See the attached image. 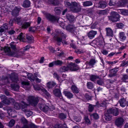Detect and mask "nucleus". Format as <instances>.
I'll return each instance as SVG.
<instances>
[{
	"mask_svg": "<svg viewBox=\"0 0 128 128\" xmlns=\"http://www.w3.org/2000/svg\"><path fill=\"white\" fill-rule=\"evenodd\" d=\"M4 50L6 52L8 53V54L10 56H15L17 57H19L21 56H22L24 54V52L23 50L17 52L16 54V52H11L10 48L9 47H5L4 48Z\"/></svg>",
	"mask_w": 128,
	"mask_h": 128,
	"instance_id": "nucleus-1",
	"label": "nucleus"
},
{
	"mask_svg": "<svg viewBox=\"0 0 128 128\" xmlns=\"http://www.w3.org/2000/svg\"><path fill=\"white\" fill-rule=\"evenodd\" d=\"M66 4L68 6H70L71 10L74 12H78L80 10V8L77 6L78 5L77 2H66Z\"/></svg>",
	"mask_w": 128,
	"mask_h": 128,
	"instance_id": "nucleus-2",
	"label": "nucleus"
},
{
	"mask_svg": "<svg viewBox=\"0 0 128 128\" xmlns=\"http://www.w3.org/2000/svg\"><path fill=\"white\" fill-rule=\"evenodd\" d=\"M120 18L119 14L115 12H112L110 13V16L109 17V19L114 22L118 21Z\"/></svg>",
	"mask_w": 128,
	"mask_h": 128,
	"instance_id": "nucleus-3",
	"label": "nucleus"
},
{
	"mask_svg": "<svg viewBox=\"0 0 128 128\" xmlns=\"http://www.w3.org/2000/svg\"><path fill=\"white\" fill-rule=\"evenodd\" d=\"M42 12L44 15L45 17L49 21L52 22H58V18L56 17L51 15L50 14L46 11H43Z\"/></svg>",
	"mask_w": 128,
	"mask_h": 128,
	"instance_id": "nucleus-4",
	"label": "nucleus"
},
{
	"mask_svg": "<svg viewBox=\"0 0 128 128\" xmlns=\"http://www.w3.org/2000/svg\"><path fill=\"white\" fill-rule=\"evenodd\" d=\"M28 100L30 103L32 104V106H35L38 104L39 99L38 97L30 96L28 97Z\"/></svg>",
	"mask_w": 128,
	"mask_h": 128,
	"instance_id": "nucleus-5",
	"label": "nucleus"
},
{
	"mask_svg": "<svg viewBox=\"0 0 128 128\" xmlns=\"http://www.w3.org/2000/svg\"><path fill=\"white\" fill-rule=\"evenodd\" d=\"M106 113L110 114H112L114 116H117L118 114V109L116 108H109L107 111Z\"/></svg>",
	"mask_w": 128,
	"mask_h": 128,
	"instance_id": "nucleus-6",
	"label": "nucleus"
},
{
	"mask_svg": "<svg viewBox=\"0 0 128 128\" xmlns=\"http://www.w3.org/2000/svg\"><path fill=\"white\" fill-rule=\"evenodd\" d=\"M96 61L93 59H91L89 61H87L85 64L86 65L87 68H90L94 67V65L96 63Z\"/></svg>",
	"mask_w": 128,
	"mask_h": 128,
	"instance_id": "nucleus-7",
	"label": "nucleus"
},
{
	"mask_svg": "<svg viewBox=\"0 0 128 128\" xmlns=\"http://www.w3.org/2000/svg\"><path fill=\"white\" fill-rule=\"evenodd\" d=\"M66 29L72 33L76 32V28L73 24H68L66 27Z\"/></svg>",
	"mask_w": 128,
	"mask_h": 128,
	"instance_id": "nucleus-8",
	"label": "nucleus"
},
{
	"mask_svg": "<svg viewBox=\"0 0 128 128\" xmlns=\"http://www.w3.org/2000/svg\"><path fill=\"white\" fill-rule=\"evenodd\" d=\"M9 77L12 82H16L18 81V75L14 73H11Z\"/></svg>",
	"mask_w": 128,
	"mask_h": 128,
	"instance_id": "nucleus-9",
	"label": "nucleus"
},
{
	"mask_svg": "<svg viewBox=\"0 0 128 128\" xmlns=\"http://www.w3.org/2000/svg\"><path fill=\"white\" fill-rule=\"evenodd\" d=\"M107 104L106 101H104L99 103L98 102H97L96 104V106L100 108H106V105Z\"/></svg>",
	"mask_w": 128,
	"mask_h": 128,
	"instance_id": "nucleus-10",
	"label": "nucleus"
},
{
	"mask_svg": "<svg viewBox=\"0 0 128 128\" xmlns=\"http://www.w3.org/2000/svg\"><path fill=\"white\" fill-rule=\"evenodd\" d=\"M39 108L44 112H46L48 111L49 108L45 104L39 103L38 105Z\"/></svg>",
	"mask_w": 128,
	"mask_h": 128,
	"instance_id": "nucleus-11",
	"label": "nucleus"
},
{
	"mask_svg": "<svg viewBox=\"0 0 128 128\" xmlns=\"http://www.w3.org/2000/svg\"><path fill=\"white\" fill-rule=\"evenodd\" d=\"M20 10V8L16 6L13 10L12 12V15L14 16H17L18 15L19 12Z\"/></svg>",
	"mask_w": 128,
	"mask_h": 128,
	"instance_id": "nucleus-12",
	"label": "nucleus"
},
{
	"mask_svg": "<svg viewBox=\"0 0 128 128\" xmlns=\"http://www.w3.org/2000/svg\"><path fill=\"white\" fill-rule=\"evenodd\" d=\"M68 64V70L72 71H75L77 70L78 68L76 67L77 65L71 62Z\"/></svg>",
	"mask_w": 128,
	"mask_h": 128,
	"instance_id": "nucleus-13",
	"label": "nucleus"
},
{
	"mask_svg": "<svg viewBox=\"0 0 128 128\" xmlns=\"http://www.w3.org/2000/svg\"><path fill=\"white\" fill-rule=\"evenodd\" d=\"M96 41L97 44L100 45V46H102L104 44V38L101 35L96 39Z\"/></svg>",
	"mask_w": 128,
	"mask_h": 128,
	"instance_id": "nucleus-14",
	"label": "nucleus"
},
{
	"mask_svg": "<svg viewBox=\"0 0 128 128\" xmlns=\"http://www.w3.org/2000/svg\"><path fill=\"white\" fill-rule=\"evenodd\" d=\"M54 94L55 96L59 97L60 99H62V97L60 90L58 88L55 89L53 91Z\"/></svg>",
	"mask_w": 128,
	"mask_h": 128,
	"instance_id": "nucleus-15",
	"label": "nucleus"
},
{
	"mask_svg": "<svg viewBox=\"0 0 128 128\" xmlns=\"http://www.w3.org/2000/svg\"><path fill=\"white\" fill-rule=\"evenodd\" d=\"M46 3L48 5L56 6L58 5L59 2L58 0H48Z\"/></svg>",
	"mask_w": 128,
	"mask_h": 128,
	"instance_id": "nucleus-16",
	"label": "nucleus"
},
{
	"mask_svg": "<svg viewBox=\"0 0 128 128\" xmlns=\"http://www.w3.org/2000/svg\"><path fill=\"white\" fill-rule=\"evenodd\" d=\"M124 120L122 118H118L116 120L115 124L118 126H119L122 125L123 123Z\"/></svg>",
	"mask_w": 128,
	"mask_h": 128,
	"instance_id": "nucleus-17",
	"label": "nucleus"
},
{
	"mask_svg": "<svg viewBox=\"0 0 128 128\" xmlns=\"http://www.w3.org/2000/svg\"><path fill=\"white\" fill-rule=\"evenodd\" d=\"M105 30L106 32V35L108 36L112 37L113 36V32L110 28H106Z\"/></svg>",
	"mask_w": 128,
	"mask_h": 128,
	"instance_id": "nucleus-18",
	"label": "nucleus"
},
{
	"mask_svg": "<svg viewBox=\"0 0 128 128\" xmlns=\"http://www.w3.org/2000/svg\"><path fill=\"white\" fill-rule=\"evenodd\" d=\"M53 38L57 42V44L60 45V42H61L62 40V38L59 37L58 34H54Z\"/></svg>",
	"mask_w": 128,
	"mask_h": 128,
	"instance_id": "nucleus-19",
	"label": "nucleus"
},
{
	"mask_svg": "<svg viewBox=\"0 0 128 128\" xmlns=\"http://www.w3.org/2000/svg\"><path fill=\"white\" fill-rule=\"evenodd\" d=\"M21 84L22 87L25 89L28 90L30 88V85L29 82L22 81Z\"/></svg>",
	"mask_w": 128,
	"mask_h": 128,
	"instance_id": "nucleus-20",
	"label": "nucleus"
},
{
	"mask_svg": "<svg viewBox=\"0 0 128 128\" xmlns=\"http://www.w3.org/2000/svg\"><path fill=\"white\" fill-rule=\"evenodd\" d=\"M97 34V32L93 30L90 31L88 34V36L90 39L94 38L95 35Z\"/></svg>",
	"mask_w": 128,
	"mask_h": 128,
	"instance_id": "nucleus-21",
	"label": "nucleus"
},
{
	"mask_svg": "<svg viewBox=\"0 0 128 128\" xmlns=\"http://www.w3.org/2000/svg\"><path fill=\"white\" fill-rule=\"evenodd\" d=\"M126 98H122L118 101V102L121 107H124L126 106Z\"/></svg>",
	"mask_w": 128,
	"mask_h": 128,
	"instance_id": "nucleus-22",
	"label": "nucleus"
},
{
	"mask_svg": "<svg viewBox=\"0 0 128 128\" xmlns=\"http://www.w3.org/2000/svg\"><path fill=\"white\" fill-rule=\"evenodd\" d=\"M14 20L15 22L18 24L20 26L22 24V20L21 17H16L14 18Z\"/></svg>",
	"mask_w": 128,
	"mask_h": 128,
	"instance_id": "nucleus-23",
	"label": "nucleus"
},
{
	"mask_svg": "<svg viewBox=\"0 0 128 128\" xmlns=\"http://www.w3.org/2000/svg\"><path fill=\"white\" fill-rule=\"evenodd\" d=\"M56 85V84L54 82H50L47 84V86L49 88H52L54 87Z\"/></svg>",
	"mask_w": 128,
	"mask_h": 128,
	"instance_id": "nucleus-24",
	"label": "nucleus"
},
{
	"mask_svg": "<svg viewBox=\"0 0 128 128\" xmlns=\"http://www.w3.org/2000/svg\"><path fill=\"white\" fill-rule=\"evenodd\" d=\"M122 77L121 80L122 82H128L127 80H128V75L127 74H124L121 75Z\"/></svg>",
	"mask_w": 128,
	"mask_h": 128,
	"instance_id": "nucleus-25",
	"label": "nucleus"
},
{
	"mask_svg": "<svg viewBox=\"0 0 128 128\" xmlns=\"http://www.w3.org/2000/svg\"><path fill=\"white\" fill-rule=\"evenodd\" d=\"M68 67V64H67L66 66H62L59 69L60 71L61 72H64L67 71L69 70Z\"/></svg>",
	"mask_w": 128,
	"mask_h": 128,
	"instance_id": "nucleus-26",
	"label": "nucleus"
},
{
	"mask_svg": "<svg viewBox=\"0 0 128 128\" xmlns=\"http://www.w3.org/2000/svg\"><path fill=\"white\" fill-rule=\"evenodd\" d=\"M119 35V38L121 41L124 40L126 39V37L124 32H120Z\"/></svg>",
	"mask_w": 128,
	"mask_h": 128,
	"instance_id": "nucleus-27",
	"label": "nucleus"
},
{
	"mask_svg": "<svg viewBox=\"0 0 128 128\" xmlns=\"http://www.w3.org/2000/svg\"><path fill=\"white\" fill-rule=\"evenodd\" d=\"M84 120L85 124L88 125H90L91 124L92 122L88 116H85L84 117Z\"/></svg>",
	"mask_w": 128,
	"mask_h": 128,
	"instance_id": "nucleus-28",
	"label": "nucleus"
},
{
	"mask_svg": "<svg viewBox=\"0 0 128 128\" xmlns=\"http://www.w3.org/2000/svg\"><path fill=\"white\" fill-rule=\"evenodd\" d=\"M92 5V2L90 1H86L82 2V5L84 7L89 6Z\"/></svg>",
	"mask_w": 128,
	"mask_h": 128,
	"instance_id": "nucleus-29",
	"label": "nucleus"
},
{
	"mask_svg": "<svg viewBox=\"0 0 128 128\" xmlns=\"http://www.w3.org/2000/svg\"><path fill=\"white\" fill-rule=\"evenodd\" d=\"M66 17L70 22H73L74 20V16L72 15V14H66Z\"/></svg>",
	"mask_w": 128,
	"mask_h": 128,
	"instance_id": "nucleus-30",
	"label": "nucleus"
},
{
	"mask_svg": "<svg viewBox=\"0 0 128 128\" xmlns=\"http://www.w3.org/2000/svg\"><path fill=\"white\" fill-rule=\"evenodd\" d=\"M119 70L118 68H114L111 70V74L112 76H115L116 75V73Z\"/></svg>",
	"mask_w": 128,
	"mask_h": 128,
	"instance_id": "nucleus-31",
	"label": "nucleus"
},
{
	"mask_svg": "<svg viewBox=\"0 0 128 128\" xmlns=\"http://www.w3.org/2000/svg\"><path fill=\"white\" fill-rule=\"evenodd\" d=\"M65 96L69 99H70L73 97V94L70 92L66 91L64 92Z\"/></svg>",
	"mask_w": 128,
	"mask_h": 128,
	"instance_id": "nucleus-32",
	"label": "nucleus"
},
{
	"mask_svg": "<svg viewBox=\"0 0 128 128\" xmlns=\"http://www.w3.org/2000/svg\"><path fill=\"white\" fill-rule=\"evenodd\" d=\"M72 92L74 93L78 94L79 92V90L77 87L74 85H72L71 88Z\"/></svg>",
	"mask_w": 128,
	"mask_h": 128,
	"instance_id": "nucleus-33",
	"label": "nucleus"
},
{
	"mask_svg": "<svg viewBox=\"0 0 128 128\" xmlns=\"http://www.w3.org/2000/svg\"><path fill=\"white\" fill-rule=\"evenodd\" d=\"M10 100H12V102L14 100V99L12 98H10L9 99H8L7 98L5 100H2V102L8 105L10 104Z\"/></svg>",
	"mask_w": 128,
	"mask_h": 128,
	"instance_id": "nucleus-34",
	"label": "nucleus"
},
{
	"mask_svg": "<svg viewBox=\"0 0 128 128\" xmlns=\"http://www.w3.org/2000/svg\"><path fill=\"white\" fill-rule=\"evenodd\" d=\"M11 88L15 90H18L19 88V86L16 84H10Z\"/></svg>",
	"mask_w": 128,
	"mask_h": 128,
	"instance_id": "nucleus-35",
	"label": "nucleus"
},
{
	"mask_svg": "<svg viewBox=\"0 0 128 128\" xmlns=\"http://www.w3.org/2000/svg\"><path fill=\"white\" fill-rule=\"evenodd\" d=\"M30 22H25L23 23H22V27L24 29L27 28L30 26Z\"/></svg>",
	"mask_w": 128,
	"mask_h": 128,
	"instance_id": "nucleus-36",
	"label": "nucleus"
},
{
	"mask_svg": "<svg viewBox=\"0 0 128 128\" xmlns=\"http://www.w3.org/2000/svg\"><path fill=\"white\" fill-rule=\"evenodd\" d=\"M30 6V2L28 0H26L23 2V6L25 8L29 7Z\"/></svg>",
	"mask_w": 128,
	"mask_h": 128,
	"instance_id": "nucleus-37",
	"label": "nucleus"
},
{
	"mask_svg": "<svg viewBox=\"0 0 128 128\" xmlns=\"http://www.w3.org/2000/svg\"><path fill=\"white\" fill-rule=\"evenodd\" d=\"M10 45L12 50L15 52L16 50L15 43L14 42H12L10 44Z\"/></svg>",
	"mask_w": 128,
	"mask_h": 128,
	"instance_id": "nucleus-38",
	"label": "nucleus"
},
{
	"mask_svg": "<svg viewBox=\"0 0 128 128\" xmlns=\"http://www.w3.org/2000/svg\"><path fill=\"white\" fill-rule=\"evenodd\" d=\"M100 77L98 76L92 75L90 76V79L92 81H94L96 80L97 79H99Z\"/></svg>",
	"mask_w": 128,
	"mask_h": 128,
	"instance_id": "nucleus-39",
	"label": "nucleus"
},
{
	"mask_svg": "<svg viewBox=\"0 0 128 128\" xmlns=\"http://www.w3.org/2000/svg\"><path fill=\"white\" fill-rule=\"evenodd\" d=\"M54 65L61 66L64 64V62L62 60H57L54 61Z\"/></svg>",
	"mask_w": 128,
	"mask_h": 128,
	"instance_id": "nucleus-40",
	"label": "nucleus"
},
{
	"mask_svg": "<svg viewBox=\"0 0 128 128\" xmlns=\"http://www.w3.org/2000/svg\"><path fill=\"white\" fill-rule=\"evenodd\" d=\"M112 116L109 114L106 113L104 114V118L106 120L109 121L111 120Z\"/></svg>",
	"mask_w": 128,
	"mask_h": 128,
	"instance_id": "nucleus-41",
	"label": "nucleus"
},
{
	"mask_svg": "<svg viewBox=\"0 0 128 128\" xmlns=\"http://www.w3.org/2000/svg\"><path fill=\"white\" fill-rule=\"evenodd\" d=\"M25 38L28 40V42L29 43H30L33 41V37L32 36H28L26 35V37Z\"/></svg>",
	"mask_w": 128,
	"mask_h": 128,
	"instance_id": "nucleus-42",
	"label": "nucleus"
},
{
	"mask_svg": "<svg viewBox=\"0 0 128 128\" xmlns=\"http://www.w3.org/2000/svg\"><path fill=\"white\" fill-rule=\"evenodd\" d=\"M62 8L58 7H56L54 9V10L56 13L57 15L60 14L61 12Z\"/></svg>",
	"mask_w": 128,
	"mask_h": 128,
	"instance_id": "nucleus-43",
	"label": "nucleus"
},
{
	"mask_svg": "<svg viewBox=\"0 0 128 128\" xmlns=\"http://www.w3.org/2000/svg\"><path fill=\"white\" fill-rule=\"evenodd\" d=\"M95 106H96V105H93L91 104H89L88 107V110L89 112H92L94 110V108Z\"/></svg>",
	"mask_w": 128,
	"mask_h": 128,
	"instance_id": "nucleus-44",
	"label": "nucleus"
},
{
	"mask_svg": "<svg viewBox=\"0 0 128 128\" xmlns=\"http://www.w3.org/2000/svg\"><path fill=\"white\" fill-rule=\"evenodd\" d=\"M22 104H21V106L22 107V110L23 111H25L26 110V108L28 106V104H26V103L24 102H22Z\"/></svg>",
	"mask_w": 128,
	"mask_h": 128,
	"instance_id": "nucleus-45",
	"label": "nucleus"
},
{
	"mask_svg": "<svg viewBox=\"0 0 128 128\" xmlns=\"http://www.w3.org/2000/svg\"><path fill=\"white\" fill-rule=\"evenodd\" d=\"M21 104L19 103L16 102L14 104V108L16 110H19L20 109Z\"/></svg>",
	"mask_w": 128,
	"mask_h": 128,
	"instance_id": "nucleus-46",
	"label": "nucleus"
},
{
	"mask_svg": "<svg viewBox=\"0 0 128 128\" xmlns=\"http://www.w3.org/2000/svg\"><path fill=\"white\" fill-rule=\"evenodd\" d=\"M100 7L102 8H105L107 4V3L106 2H102L100 3Z\"/></svg>",
	"mask_w": 128,
	"mask_h": 128,
	"instance_id": "nucleus-47",
	"label": "nucleus"
},
{
	"mask_svg": "<svg viewBox=\"0 0 128 128\" xmlns=\"http://www.w3.org/2000/svg\"><path fill=\"white\" fill-rule=\"evenodd\" d=\"M128 2V0H122L119 1V3L121 6H123Z\"/></svg>",
	"mask_w": 128,
	"mask_h": 128,
	"instance_id": "nucleus-48",
	"label": "nucleus"
},
{
	"mask_svg": "<svg viewBox=\"0 0 128 128\" xmlns=\"http://www.w3.org/2000/svg\"><path fill=\"white\" fill-rule=\"evenodd\" d=\"M90 115L91 117H93L94 119L96 120L98 119L99 117L98 115L96 113H93L90 114Z\"/></svg>",
	"mask_w": 128,
	"mask_h": 128,
	"instance_id": "nucleus-49",
	"label": "nucleus"
},
{
	"mask_svg": "<svg viewBox=\"0 0 128 128\" xmlns=\"http://www.w3.org/2000/svg\"><path fill=\"white\" fill-rule=\"evenodd\" d=\"M116 2L114 0H110L108 4L110 6H114L116 4Z\"/></svg>",
	"mask_w": 128,
	"mask_h": 128,
	"instance_id": "nucleus-50",
	"label": "nucleus"
},
{
	"mask_svg": "<svg viewBox=\"0 0 128 128\" xmlns=\"http://www.w3.org/2000/svg\"><path fill=\"white\" fill-rule=\"evenodd\" d=\"M33 87L36 90L42 91V90L43 88H42L38 85L36 84L33 85Z\"/></svg>",
	"mask_w": 128,
	"mask_h": 128,
	"instance_id": "nucleus-51",
	"label": "nucleus"
},
{
	"mask_svg": "<svg viewBox=\"0 0 128 128\" xmlns=\"http://www.w3.org/2000/svg\"><path fill=\"white\" fill-rule=\"evenodd\" d=\"M24 112H25L26 115L28 117L30 116L32 114V111L28 110H26Z\"/></svg>",
	"mask_w": 128,
	"mask_h": 128,
	"instance_id": "nucleus-52",
	"label": "nucleus"
},
{
	"mask_svg": "<svg viewBox=\"0 0 128 128\" xmlns=\"http://www.w3.org/2000/svg\"><path fill=\"white\" fill-rule=\"evenodd\" d=\"M87 86L88 88L90 89H92L94 87L93 84L90 82L88 83Z\"/></svg>",
	"mask_w": 128,
	"mask_h": 128,
	"instance_id": "nucleus-53",
	"label": "nucleus"
},
{
	"mask_svg": "<svg viewBox=\"0 0 128 128\" xmlns=\"http://www.w3.org/2000/svg\"><path fill=\"white\" fill-rule=\"evenodd\" d=\"M64 127V124H56L54 126V128H63Z\"/></svg>",
	"mask_w": 128,
	"mask_h": 128,
	"instance_id": "nucleus-54",
	"label": "nucleus"
},
{
	"mask_svg": "<svg viewBox=\"0 0 128 128\" xmlns=\"http://www.w3.org/2000/svg\"><path fill=\"white\" fill-rule=\"evenodd\" d=\"M42 91L44 92L48 97H49L50 96V94H49L47 90L44 88H43L42 89Z\"/></svg>",
	"mask_w": 128,
	"mask_h": 128,
	"instance_id": "nucleus-55",
	"label": "nucleus"
},
{
	"mask_svg": "<svg viewBox=\"0 0 128 128\" xmlns=\"http://www.w3.org/2000/svg\"><path fill=\"white\" fill-rule=\"evenodd\" d=\"M59 116L61 120H63L66 118V115L63 113L60 114Z\"/></svg>",
	"mask_w": 128,
	"mask_h": 128,
	"instance_id": "nucleus-56",
	"label": "nucleus"
},
{
	"mask_svg": "<svg viewBox=\"0 0 128 128\" xmlns=\"http://www.w3.org/2000/svg\"><path fill=\"white\" fill-rule=\"evenodd\" d=\"M15 122L14 120V119H12L9 123V126L10 127L14 125Z\"/></svg>",
	"mask_w": 128,
	"mask_h": 128,
	"instance_id": "nucleus-57",
	"label": "nucleus"
},
{
	"mask_svg": "<svg viewBox=\"0 0 128 128\" xmlns=\"http://www.w3.org/2000/svg\"><path fill=\"white\" fill-rule=\"evenodd\" d=\"M74 52L78 54H80L84 52V51L78 49H76Z\"/></svg>",
	"mask_w": 128,
	"mask_h": 128,
	"instance_id": "nucleus-58",
	"label": "nucleus"
},
{
	"mask_svg": "<svg viewBox=\"0 0 128 128\" xmlns=\"http://www.w3.org/2000/svg\"><path fill=\"white\" fill-rule=\"evenodd\" d=\"M58 34L62 37H64V38L66 37V35L64 34V32L59 31L58 32Z\"/></svg>",
	"mask_w": 128,
	"mask_h": 128,
	"instance_id": "nucleus-59",
	"label": "nucleus"
},
{
	"mask_svg": "<svg viewBox=\"0 0 128 128\" xmlns=\"http://www.w3.org/2000/svg\"><path fill=\"white\" fill-rule=\"evenodd\" d=\"M121 14L124 15H128V10H124L121 12Z\"/></svg>",
	"mask_w": 128,
	"mask_h": 128,
	"instance_id": "nucleus-60",
	"label": "nucleus"
},
{
	"mask_svg": "<svg viewBox=\"0 0 128 128\" xmlns=\"http://www.w3.org/2000/svg\"><path fill=\"white\" fill-rule=\"evenodd\" d=\"M1 27L5 30H7L8 28V24L7 23H6L4 24Z\"/></svg>",
	"mask_w": 128,
	"mask_h": 128,
	"instance_id": "nucleus-61",
	"label": "nucleus"
},
{
	"mask_svg": "<svg viewBox=\"0 0 128 128\" xmlns=\"http://www.w3.org/2000/svg\"><path fill=\"white\" fill-rule=\"evenodd\" d=\"M96 82L98 84L100 85H102L103 84V80L102 78H100L99 80H97Z\"/></svg>",
	"mask_w": 128,
	"mask_h": 128,
	"instance_id": "nucleus-62",
	"label": "nucleus"
},
{
	"mask_svg": "<svg viewBox=\"0 0 128 128\" xmlns=\"http://www.w3.org/2000/svg\"><path fill=\"white\" fill-rule=\"evenodd\" d=\"M29 126L30 128H38V126L35 125L34 124L31 123L29 124Z\"/></svg>",
	"mask_w": 128,
	"mask_h": 128,
	"instance_id": "nucleus-63",
	"label": "nucleus"
},
{
	"mask_svg": "<svg viewBox=\"0 0 128 128\" xmlns=\"http://www.w3.org/2000/svg\"><path fill=\"white\" fill-rule=\"evenodd\" d=\"M53 77L54 78L58 80H59V79L60 78L59 75L56 72H54V73Z\"/></svg>",
	"mask_w": 128,
	"mask_h": 128,
	"instance_id": "nucleus-64",
	"label": "nucleus"
}]
</instances>
